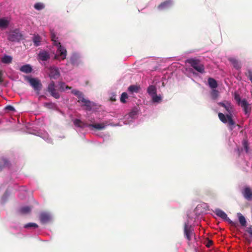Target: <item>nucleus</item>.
I'll use <instances>...</instances> for the list:
<instances>
[{
	"label": "nucleus",
	"mask_w": 252,
	"mask_h": 252,
	"mask_svg": "<svg viewBox=\"0 0 252 252\" xmlns=\"http://www.w3.org/2000/svg\"><path fill=\"white\" fill-rule=\"evenodd\" d=\"M218 105L223 107L228 114L226 116L222 113H219L218 117L219 119L223 123H228V128L230 130H232L234 128L235 122L232 119V113L233 112V106L230 101H224L223 102H219Z\"/></svg>",
	"instance_id": "f257e3e1"
},
{
	"label": "nucleus",
	"mask_w": 252,
	"mask_h": 252,
	"mask_svg": "<svg viewBox=\"0 0 252 252\" xmlns=\"http://www.w3.org/2000/svg\"><path fill=\"white\" fill-rule=\"evenodd\" d=\"M51 39L54 45L58 47L57 54L55 56V59L59 60L61 58L62 60H64L66 56V50L61 45V43L58 40V38L54 33H51Z\"/></svg>",
	"instance_id": "f03ea898"
},
{
	"label": "nucleus",
	"mask_w": 252,
	"mask_h": 252,
	"mask_svg": "<svg viewBox=\"0 0 252 252\" xmlns=\"http://www.w3.org/2000/svg\"><path fill=\"white\" fill-rule=\"evenodd\" d=\"M186 63H189L197 72L200 73H204L205 72L204 66L201 63L199 60L189 58L186 60Z\"/></svg>",
	"instance_id": "7ed1b4c3"
},
{
	"label": "nucleus",
	"mask_w": 252,
	"mask_h": 252,
	"mask_svg": "<svg viewBox=\"0 0 252 252\" xmlns=\"http://www.w3.org/2000/svg\"><path fill=\"white\" fill-rule=\"evenodd\" d=\"M23 38V35L18 29L11 30L7 32V39L11 42H19Z\"/></svg>",
	"instance_id": "20e7f679"
},
{
	"label": "nucleus",
	"mask_w": 252,
	"mask_h": 252,
	"mask_svg": "<svg viewBox=\"0 0 252 252\" xmlns=\"http://www.w3.org/2000/svg\"><path fill=\"white\" fill-rule=\"evenodd\" d=\"M27 80L33 89L37 92V94H38L42 87V85L40 81L37 78L29 77H27Z\"/></svg>",
	"instance_id": "39448f33"
},
{
	"label": "nucleus",
	"mask_w": 252,
	"mask_h": 252,
	"mask_svg": "<svg viewBox=\"0 0 252 252\" xmlns=\"http://www.w3.org/2000/svg\"><path fill=\"white\" fill-rule=\"evenodd\" d=\"M194 229L193 227L189 223L186 222L184 224V233L185 237L189 241L191 240L192 237L194 236Z\"/></svg>",
	"instance_id": "423d86ee"
},
{
	"label": "nucleus",
	"mask_w": 252,
	"mask_h": 252,
	"mask_svg": "<svg viewBox=\"0 0 252 252\" xmlns=\"http://www.w3.org/2000/svg\"><path fill=\"white\" fill-rule=\"evenodd\" d=\"M215 213L218 217L227 221L232 226L236 227L238 225V223L237 222H234L230 220L227 217V214L221 210L220 209H217L215 211Z\"/></svg>",
	"instance_id": "0eeeda50"
},
{
	"label": "nucleus",
	"mask_w": 252,
	"mask_h": 252,
	"mask_svg": "<svg viewBox=\"0 0 252 252\" xmlns=\"http://www.w3.org/2000/svg\"><path fill=\"white\" fill-rule=\"evenodd\" d=\"M55 83L52 81L48 85L47 87V91L49 92L51 95L56 99H58L60 97L59 92L55 89Z\"/></svg>",
	"instance_id": "6e6552de"
},
{
	"label": "nucleus",
	"mask_w": 252,
	"mask_h": 252,
	"mask_svg": "<svg viewBox=\"0 0 252 252\" xmlns=\"http://www.w3.org/2000/svg\"><path fill=\"white\" fill-rule=\"evenodd\" d=\"M60 76V72L59 69L56 67L50 68L49 76L51 79H57Z\"/></svg>",
	"instance_id": "1a4fd4ad"
},
{
	"label": "nucleus",
	"mask_w": 252,
	"mask_h": 252,
	"mask_svg": "<svg viewBox=\"0 0 252 252\" xmlns=\"http://www.w3.org/2000/svg\"><path fill=\"white\" fill-rule=\"evenodd\" d=\"M240 105L243 107L246 114L251 112V108L250 107V104L246 99H244L242 100L241 104H240Z\"/></svg>",
	"instance_id": "9d476101"
},
{
	"label": "nucleus",
	"mask_w": 252,
	"mask_h": 252,
	"mask_svg": "<svg viewBox=\"0 0 252 252\" xmlns=\"http://www.w3.org/2000/svg\"><path fill=\"white\" fill-rule=\"evenodd\" d=\"M39 59L42 61H46L50 59V56L48 52L46 51H41L38 54Z\"/></svg>",
	"instance_id": "9b49d317"
},
{
	"label": "nucleus",
	"mask_w": 252,
	"mask_h": 252,
	"mask_svg": "<svg viewBox=\"0 0 252 252\" xmlns=\"http://www.w3.org/2000/svg\"><path fill=\"white\" fill-rule=\"evenodd\" d=\"M11 163L10 161L6 158H2L0 160V171L4 167L10 168Z\"/></svg>",
	"instance_id": "f8f14e48"
},
{
	"label": "nucleus",
	"mask_w": 252,
	"mask_h": 252,
	"mask_svg": "<svg viewBox=\"0 0 252 252\" xmlns=\"http://www.w3.org/2000/svg\"><path fill=\"white\" fill-rule=\"evenodd\" d=\"M80 102L83 103V105L86 107V110L90 111L93 107L92 103L88 99H85L84 97L81 98Z\"/></svg>",
	"instance_id": "ddd939ff"
},
{
	"label": "nucleus",
	"mask_w": 252,
	"mask_h": 252,
	"mask_svg": "<svg viewBox=\"0 0 252 252\" xmlns=\"http://www.w3.org/2000/svg\"><path fill=\"white\" fill-rule=\"evenodd\" d=\"M88 126L89 127L94 128L99 130L105 129L106 126L104 123L89 124Z\"/></svg>",
	"instance_id": "4468645a"
},
{
	"label": "nucleus",
	"mask_w": 252,
	"mask_h": 252,
	"mask_svg": "<svg viewBox=\"0 0 252 252\" xmlns=\"http://www.w3.org/2000/svg\"><path fill=\"white\" fill-rule=\"evenodd\" d=\"M40 220L43 223H47L50 220V216L47 213H41L40 215Z\"/></svg>",
	"instance_id": "2eb2a0df"
},
{
	"label": "nucleus",
	"mask_w": 252,
	"mask_h": 252,
	"mask_svg": "<svg viewBox=\"0 0 252 252\" xmlns=\"http://www.w3.org/2000/svg\"><path fill=\"white\" fill-rule=\"evenodd\" d=\"M73 124L75 126L82 128H83L86 126L88 127V124L85 123L84 122L78 119H76L73 121Z\"/></svg>",
	"instance_id": "dca6fc26"
},
{
	"label": "nucleus",
	"mask_w": 252,
	"mask_h": 252,
	"mask_svg": "<svg viewBox=\"0 0 252 252\" xmlns=\"http://www.w3.org/2000/svg\"><path fill=\"white\" fill-rule=\"evenodd\" d=\"M243 195L245 198L248 200L252 199V191L249 188H246L243 192Z\"/></svg>",
	"instance_id": "f3484780"
},
{
	"label": "nucleus",
	"mask_w": 252,
	"mask_h": 252,
	"mask_svg": "<svg viewBox=\"0 0 252 252\" xmlns=\"http://www.w3.org/2000/svg\"><path fill=\"white\" fill-rule=\"evenodd\" d=\"M172 4L171 0H167L163 2H161L158 6V8L159 9H163L169 7Z\"/></svg>",
	"instance_id": "a211bd4d"
},
{
	"label": "nucleus",
	"mask_w": 252,
	"mask_h": 252,
	"mask_svg": "<svg viewBox=\"0 0 252 252\" xmlns=\"http://www.w3.org/2000/svg\"><path fill=\"white\" fill-rule=\"evenodd\" d=\"M20 70L26 73H29L32 71V69L30 64H26L22 66L20 68Z\"/></svg>",
	"instance_id": "6ab92c4d"
},
{
	"label": "nucleus",
	"mask_w": 252,
	"mask_h": 252,
	"mask_svg": "<svg viewBox=\"0 0 252 252\" xmlns=\"http://www.w3.org/2000/svg\"><path fill=\"white\" fill-rule=\"evenodd\" d=\"M208 82L209 87L212 89H216L218 87L217 81L213 78L209 77L208 79Z\"/></svg>",
	"instance_id": "aec40b11"
},
{
	"label": "nucleus",
	"mask_w": 252,
	"mask_h": 252,
	"mask_svg": "<svg viewBox=\"0 0 252 252\" xmlns=\"http://www.w3.org/2000/svg\"><path fill=\"white\" fill-rule=\"evenodd\" d=\"M34 45L36 47L39 46L41 42V37L38 35H34L32 38Z\"/></svg>",
	"instance_id": "412c9836"
},
{
	"label": "nucleus",
	"mask_w": 252,
	"mask_h": 252,
	"mask_svg": "<svg viewBox=\"0 0 252 252\" xmlns=\"http://www.w3.org/2000/svg\"><path fill=\"white\" fill-rule=\"evenodd\" d=\"M237 216L239 219L240 223L242 226H246L247 224L246 220L245 217L240 213H237Z\"/></svg>",
	"instance_id": "4be33fe9"
},
{
	"label": "nucleus",
	"mask_w": 252,
	"mask_h": 252,
	"mask_svg": "<svg viewBox=\"0 0 252 252\" xmlns=\"http://www.w3.org/2000/svg\"><path fill=\"white\" fill-rule=\"evenodd\" d=\"M71 63L73 65H75L78 64V57L76 55H72L69 59V62L67 63Z\"/></svg>",
	"instance_id": "5701e85b"
},
{
	"label": "nucleus",
	"mask_w": 252,
	"mask_h": 252,
	"mask_svg": "<svg viewBox=\"0 0 252 252\" xmlns=\"http://www.w3.org/2000/svg\"><path fill=\"white\" fill-rule=\"evenodd\" d=\"M12 57L8 55H4L1 58V62L4 63H10L12 62Z\"/></svg>",
	"instance_id": "b1692460"
},
{
	"label": "nucleus",
	"mask_w": 252,
	"mask_h": 252,
	"mask_svg": "<svg viewBox=\"0 0 252 252\" xmlns=\"http://www.w3.org/2000/svg\"><path fill=\"white\" fill-rule=\"evenodd\" d=\"M147 92L149 94L153 96L156 94L157 90L154 86L151 85L148 88Z\"/></svg>",
	"instance_id": "393cba45"
},
{
	"label": "nucleus",
	"mask_w": 252,
	"mask_h": 252,
	"mask_svg": "<svg viewBox=\"0 0 252 252\" xmlns=\"http://www.w3.org/2000/svg\"><path fill=\"white\" fill-rule=\"evenodd\" d=\"M31 211V207L29 206H24L20 208V212L22 214L30 213Z\"/></svg>",
	"instance_id": "a878e982"
},
{
	"label": "nucleus",
	"mask_w": 252,
	"mask_h": 252,
	"mask_svg": "<svg viewBox=\"0 0 252 252\" xmlns=\"http://www.w3.org/2000/svg\"><path fill=\"white\" fill-rule=\"evenodd\" d=\"M72 93L78 97V102H80V99H81V98L84 97V95H83V94L81 92H80L78 90H74L72 91Z\"/></svg>",
	"instance_id": "bb28decb"
},
{
	"label": "nucleus",
	"mask_w": 252,
	"mask_h": 252,
	"mask_svg": "<svg viewBox=\"0 0 252 252\" xmlns=\"http://www.w3.org/2000/svg\"><path fill=\"white\" fill-rule=\"evenodd\" d=\"M139 87L136 86V85H130L128 88V90L129 92H131V93H137L139 90Z\"/></svg>",
	"instance_id": "cd10ccee"
},
{
	"label": "nucleus",
	"mask_w": 252,
	"mask_h": 252,
	"mask_svg": "<svg viewBox=\"0 0 252 252\" xmlns=\"http://www.w3.org/2000/svg\"><path fill=\"white\" fill-rule=\"evenodd\" d=\"M45 5L43 3L37 2L34 5V8L38 10H40L44 9Z\"/></svg>",
	"instance_id": "c85d7f7f"
},
{
	"label": "nucleus",
	"mask_w": 252,
	"mask_h": 252,
	"mask_svg": "<svg viewBox=\"0 0 252 252\" xmlns=\"http://www.w3.org/2000/svg\"><path fill=\"white\" fill-rule=\"evenodd\" d=\"M219 92L215 89H213L211 92V97L213 99H216L219 96Z\"/></svg>",
	"instance_id": "c756f323"
},
{
	"label": "nucleus",
	"mask_w": 252,
	"mask_h": 252,
	"mask_svg": "<svg viewBox=\"0 0 252 252\" xmlns=\"http://www.w3.org/2000/svg\"><path fill=\"white\" fill-rule=\"evenodd\" d=\"M8 22L7 20L0 19V27H6L8 26Z\"/></svg>",
	"instance_id": "7c9ffc66"
},
{
	"label": "nucleus",
	"mask_w": 252,
	"mask_h": 252,
	"mask_svg": "<svg viewBox=\"0 0 252 252\" xmlns=\"http://www.w3.org/2000/svg\"><path fill=\"white\" fill-rule=\"evenodd\" d=\"M30 227L37 228L38 225L35 223L31 222L27 223L25 225V228H28Z\"/></svg>",
	"instance_id": "2f4dec72"
},
{
	"label": "nucleus",
	"mask_w": 252,
	"mask_h": 252,
	"mask_svg": "<svg viewBox=\"0 0 252 252\" xmlns=\"http://www.w3.org/2000/svg\"><path fill=\"white\" fill-rule=\"evenodd\" d=\"M234 98H235V100L237 102V103L239 105L241 104V102H242V100H241L240 96L238 94H237L236 93H235Z\"/></svg>",
	"instance_id": "473e14b6"
},
{
	"label": "nucleus",
	"mask_w": 252,
	"mask_h": 252,
	"mask_svg": "<svg viewBox=\"0 0 252 252\" xmlns=\"http://www.w3.org/2000/svg\"><path fill=\"white\" fill-rule=\"evenodd\" d=\"M127 98V94L126 93H122V94L121 95L120 100L122 102L125 103L126 99Z\"/></svg>",
	"instance_id": "72a5a7b5"
},
{
	"label": "nucleus",
	"mask_w": 252,
	"mask_h": 252,
	"mask_svg": "<svg viewBox=\"0 0 252 252\" xmlns=\"http://www.w3.org/2000/svg\"><path fill=\"white\" fill-rule=\"evenodd\" d=\"M152 99H153V101L155 102H158L161 100V98H160V97L155 94L153 96Z\"/></svg>",
	"instance_id": "f704fd0d"
},
{
	"label": "nucleus",
	"mask_w": 252,
	"mask_h": 252,
	"mask_svg": "<svg viewBox=\"0 0 252 252\" xmlns=\"http://www.w3.org/2000/svg\"><path fill=\"white\" fill-rule=\"evenodd\" d=\"M246 75L249 78L252 83V71L250 70H248L247 72L246 73Z\"/></svg>",
	"instance_id": "c9c22d12"
},
{
	"label": "nucleus",
	"mask_w": 252,
	"mask_h": 252,
	"mask_svg": "<svg viewBox=\"0 0 252 252\" xmlns=\"http://www.w3.org/2000/svg\"><path fill=\"white\" fill-rule=\"evenodd\" d=\"M45 106L49 108H53L55 107L56 105L54 103L50 102L45 103Z\"/></svg>",
	"instance_id": "e433bc0d"
},
{
	"label": "nucleus",
	"mask_w": 252,
	"mask_h": 252,
	"mask_svg": "<svg viewBox=\"0 0 252 252\" xmlns=\"http://www.w3.org/2000/svg\"><path fill=\"white\" fill-rule=\"evenodd\" d=\"M59 85H60V90L61 91H64V88H65V84L63 82H60L59 83Z\"/></svg>",
	"instance_id": "4c0bfd02"
},
{
	"label": "nucleus",
	"mask_w": 252,
	"mask_h": 252,
	"mask_svg": "<svg viewBox=\"0 0 252 252\" xmlns=\"http://www.w3.org/2000/svg\"><path fill=\"white\" fill-rule=\"evenodd\" d=\"M233 63L234 64V66L237 68L239 69L240 68V66L238 63V62L236 60H234L233 61Z\"/></svg>",
	"instance_id": "58836bf2"
},
{
	"label": "nucleus",
	"mask_w": 252,
	"mask_h": 252,
	"mask_svg": "<svg viewBox=\"0 0 252 252\" xmlns=\"http://www.w3.org/2000/svg\"><path fill=\"white\" fill-rule=\"evenodd\" d=\"M247 231L249 234L250 235V236L252 237V226L250 225L247 228Z\"/></svg>",
	"instance_id": "ea45409f"
},
{
	"label": "nucleus",
	"mask_w": 252,
	"mask_h": 252,
	"mask_svg": "<svg viewBox=\"0 0 252 252\" xmlns=\"http://www.w3.org/2000/svg\"><path fill=\"white\" fill-rule=\"evenodd\" d=\"M5 109L6 110H9V111H15V109H14V107H13L12 106H11V105L6 106L5 107Z\"/></svg>",
	"instance_id": "a19ab883"
},
{
	"label": "nucleus",
	"mask_w": 252,
	"mask_h": 252,
	"mask_svg": "<svg viewBox=\"0 0 252 252\" xmlns=\"http://www.w3.org/2000/svg\"><path fill=\"white\" fill-rule=\"evenodd\" d=\"M213 244V241L209 240L206 244V246L208 248L210 247Z\"/></svg>",
	"instance_id": "79ce46f5"
},
{
	"label": "nucleus",
	"mask_w": 252,
	"mask_h": 252,
	"mask_svg": "<svg viewBox=\"0 0 252 252\" xmlns=\"http://www.w3.org/2000/svg\"><path fill=\"white\" fill-rule=\"evenodd\" d=\"M244 147L245 148L246 151L247 152L248 149V147L247 143L245 141L244 142Z\"/></svg>",
	"instance_id": "37998d69"
},
{
	"label": "nucleus",
	"mask_w": 252,
	"mask_h": 252,
	"mask_svg": "<svg viewBox=\"0 0 252 252\" xmlns=\"http://www.w3.org/2000/svg\"><path fill=\"white\" fill-rule=\"evenodd\" d=\"M2 73L1 70H0V83H2L3 82V79L2 78Z\"/></svg>",
	"instance_id": "c03bdc74"
},
{
	"label": "nucleus",
	"mask_w": 252,
	"mask_h": 252,
	"mask_svg": "<svg viewBox=\"0 0 252 252\" xmlns=\"http://www.w3.org/2000/svg\"><path fill=\"white\" fill-rule=\"evenodd\" d=\"M110 100L111 101H115L116 100V96L115 95H113L112 96H111L110 97Z\"/></svg>",
	"instance_id": "a18cd8bd"
},
{
	"label": "nucleus",
	"mask_w": 252,
	"mask_h": 252,
	"mask_svg": "<svg viewBox=\"0 0 252 252\" xmlns=\"http://www.w3.org/2000/svg\"><path fill=\"white\" fill-rule=\"evenodd\" d=\"M136 112L135 111H131V112H130L129 113V116L130 117H133L134 115H135L136 114Z\"/></svg>",
	"instance_id": "49530a36"
},
{
	"label": "nucleus",
	"mask_w": 252,
	"mask_h": 252,
	"mask_svg": "<svg viewBox=\"0 0 252 252\" xmlns=\"http://www.w3.org/2000/svg\"><path fill=\"white\" fill-rule=\"evenodd\" d=\"M71 87H69L68 86H65V89H71Z\"/></svg>",
	"instance_id": "de8ad7c7"
}]
</instances>
